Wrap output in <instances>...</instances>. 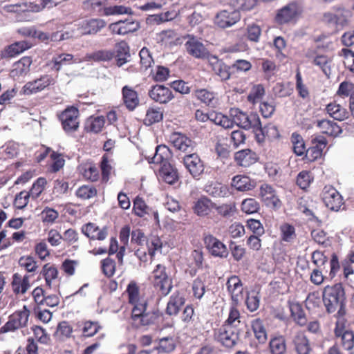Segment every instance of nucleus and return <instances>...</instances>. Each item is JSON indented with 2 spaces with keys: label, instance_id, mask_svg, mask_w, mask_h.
Returning <instances> with one entry per match:
<instances>
[{
  "label": "nucleus",
  "instance_id": "49",
  "mask_svg": "<svg viewBox=\"0 0 354 354\" xmlns=\"http://www.w3.org/2000/svg\"><path fill=\"white\" fill-rule=\"evenodd\" d=\"M335 17L338 28H342L346 26L348 23V19L351 17V12L344 8H335Z\"/></svg>",
  "mask_w": 354,
  "mask_h": 354
},
{
  "label": "nucleus",
  "instance_id": "37",
  "mask_svg": "<svg viewBox=\"0 0 354 354\" xmlns=\"http://www.w3.org/2000/svg\"><path fill=\"white\" fill-rule=\"evenodd\" d=\"M271 354H285L286 351V343L283 335L271 337L269 342Z\"/></svg>",
  "mask_w": 354,
  "mask_h": 354
},
{
  "label": "nucleus",
  "instance_id": "15",
  "mask_svg": "<svg viewBox=\"0 0 354 354\" xmlns=\"http://www.w3.org/2000/svg\"><path fill=\"white\" fill-rule=\"evenodd\" d=\"M226 286L232 303L235 306H238L243 299V287L241 280L237 276H232L227 279Z\"/></svg>",
  "mask_w": 354,
  "mask_h": 354
},
{
  "label": "nucleus",
  "instance_id": "60",
  "mask_svg": "<svg viewBox=\"0 0 354 354\" xmlns=\"http://www.w3.org/2000/svg\"><path fill=\"white\" fill-rule=\"evenodd\" d=\"M259 209V204L254 198H246L241 203L242 211L248 214L257 212Z\"/></svg>",
  "mask_w": 354,
  "mask_h": 354
},
{
  "label": "nucleus",
  "instance_id": "59",
  "mask_svg": "<svg viewBox=\"0 0 354 354\" xmlns=\"http://www.w3.org/2000/svg\"><path fill=\"white\" fill-rule=\"evenodd\" d=\"M192 292L196 299H201L205 292V281L198 277L193 281Z\"/></svg>",
  "mask_w": 354,
  "mask_h": 354
},
{
  "label": "nucleus",
  "instance_id": "12",
  "mask_svg": "<svg viewBox=\"0 0 354 354\" xmlns=\"http://www.w3.org/2000/svg\"><path fill=\"white\" fill-rule=\"evenodd\" d=\"M55 84L51 75H45L40 78L27 82L22 88L24 95H31L43 91L45 88Z\"/></svg>",
  "mask_w": 354,
  "mask_h": 354
},
{
  "label": "nucleus",
  "instance_id": "28",
  "mask_svg": "<svg viewBox=\"0 0 354 354\" xmlns=\"http://www.w3.org/2000/svg\"><path fill=\"white\" fill-rule=\"evenodd\" d=\"M170 142L174 147L182 151H188L189 149H192V140L185 135L174 132L169 137Z\"/></svg>",
  "mask_w": 354,
  "mask_h": 354
},
{
  "label": "nucleus",
  "instance_id": "31",
  "mask_svg": "<svg viewBox=\"0 0 354 354\" xmlns=\"http://www.w3.org/2000/svg\"><path fill=\"white\" fill-rule=\"evenodd\" d=\"M178 12L175 10H167L159 14L150 15L147 18V22L151 24H160L170 21L176 18Z\"/></svg>",
  "mask_w": 354,
  "mask_h": 354
},
{
  "label": "nucleus",
  "instance_id": "13",
  "mask_svg": "<svg viewBox=\"0 0 354 354\" xmlns=\"http://www.w3.org/2000/svg\"><path fill=\"white\" fill-rule=\"evenodd\" d=\"M217 339L226 347L234 346L239 339V332L229 324H224L217 334Z\"/></svg>",
  "mask_w": 354,
  "mask_h": 354
},
{
  "label": "nucleus",
  "instance_id": "56",
  "mask_svg": "<svg viewBox=\"0 0 354 354\" xmlns=\"http://www.w3.org/2000/svg\"><path fill=\"white\" fill-rule=\"evenodd\" d=\"M281 239L286 242L292 241L295 237V227L289 224L285 223L280 227Z\"/></svg>",
  "mask_w": 354,
  "mask_h": 354
},
{
  "label": "nucleus",
  "instance_id": "21",
  "mask_svg": "<svg viewBox=\"0 0 354 354\" xmlns=\"http://www.w3.org/2000/svg\"><path fill=\"white\" fill-rule=\"evenodd\" d=\"M259 195L268 206L278 207L281 205L275 190L270 185L263 184L260 187Z\"/></svg>",
  "mask_w": 354,
  "mask_h": 354
},
{
  "label": "nucleus",
  "instance_id": "34",
  "mask_svg": "<svg viewBox=\"0 0 354 354\" xmlns=\"http://www.w3.org/2000/svg\"><path fill=\"white\" fill-rule=\"evenodd\" d=\"M159 174L162 180L168 184H173L178 179L177 171L169 162L161 165Z\"/></svg>",
  "mask_w": 354,
  "mask_h": 354
},
{
  "label": "nucleus",
  "instance_id": "42",
  "mask_svg": "<svg viewBox=\"0 0 354 354\" xmlns=\"http://www.w3.org/2000/svg\"><path fill=\"white\" fill-rule=\"evenodd\" d=\"M326 109L330 116L337 120H344L348 116L346 110L335 102L328 104Z\"/></svg>",
  "mask_w": 354,
  "mask_h": 354
},
{
  "label": "nucleus",
  "instance_id": "23",
  "mask_svg": "<svg viewBox=\"0 0 354 354\" xmlns=\"http://www.w3.org/2000/svg\"><path fill=\"white\" fill-rule=\"evenodd\" d=\"M292 342L297 354H310L312 348L304 332H297L292 338Z\"/></svg>",
  "mask_w": 354,
  "mask_h": 354
},
{
  "label": "nucleus",
  "instance_id": "57",
  "mask_svg": "<svg viewBox=\"0 0 354 354\" xmlns=\"http://www.w3.org/2000/svg\"><path fill=\"white\" fill-rule=\"evenodd\" d=\"M19 264L29 272H35L38 268V265L35 259L29 255L20 257Z\"/></svg>",
  "mask_w": 354,
  "mask_h": 354
},
{
  "label": "nucleus",
  "instance_id": "25",
  "mask_svg": "<svg viewBox=\"0 0 354 354\" xmlns=\"http://www.w3.org/2000/svg\"><path fill=\"white\" fill-rule=\"evenodd\" d=\"M127 292L128 294L129 302L133 306V308H139V304H147V301L144 297L140 296V288L134 281L129 283Z\"/></svg>",
  "mask_w": 354,
  "mask_h": 354
},
{
  "label": "nucleus",
  "instance_id": "18",
  "mask_svg": "<svg viewBox=\"0 0 354 354\" xmlns=\"http://www.w3.org/2000/svg\"><path fill=\"white\" fill-rule=\"evenodd\" d=\"M74 32H70L68 31H57L55 32H53L50 35L46 32H37L35 30L33 32L32 37L34 38H38L39 41L41 42H48V41H53V42H57V41H61L64 40H68L70 38L73 37Z\"/></svg>",
  "mask_w": 354,
  "mask_h": 354
},
{
  "label": "nucleus",
  "instance_id": "1",
  "mask_svg": "<svg viewBox=\"0 0 354 354\" xmlns=\"http://www.w3.org/2000/svg\"><path fill=\"white\" fill-rule=\"evenodd\" d=\"M344 290L340 283L327 286L323 291V301L329 313L337 310V314L344 315Z\"/></svg>",
  "mask_w": 354,
  "mask_h": 354
},
{
  "label": "nucleus",
  "instance_id": "40",
  "mask_svg": "<svg viewBox=\"0 0 354 354\" xmlns=\"http://www.w3.org/2000/svg\"><path fill=\"white\" fill-rule=\"evenodd\" d=\"M251 326L256 339L260 344H264L267 340V333L262 320L254 319L252 321Z\"/></svg>",
  "mask_w": 354,
  "mask_h": 354
},
{
  "label": "nucleus",
  "instance_id": "50",
  "mask_svg": "<svg viewBox=\"0 0 354 354\" xmlns=\"http://www.w3.org/2000/svg\"><path fill=\"white\" fill-rule=\"evenodd\" d=\"M291 142L295 153L297 156L304 155L306 152V147L302 137L297 133H293L291 136Z\"/></svg>",
  "mask_w": 354,
  "mask_h": 354
},
{
  "label": "nucleus",
  "instance_id": "24",
  "mask_svg": "<svg viewBox=\"0 0 354 354\" xmlns=\"http://www.w3.org/2000/svg\"><path fill=\"white\" fill-rule=\"evenodd\" d=\"M122 100L129 111H133L139 104L137 92L129 86L122 88Z\"/></svg>",
  "mask_w": 354,
  "mask_h": 354
},
{
  "label": "nucleus",
  "instance_id": "14",
  "mask_svg": "<svg viewBox=\"0 0 354 354\" xmlns=\"http://www.w3.org/2000/svg\"><path fill=\"white\" fill-rule=\"evenodd\" d=\"M205 243L209 252L214 257L226 258L228 256L227 247L219 239L212 235L205 237Z\"/></svg>",
  "mask_w": 354,
  "mask_h": 354
},
{
  "label": "nucleus",
  "instance_id": "7",
  "mask_svg": "<svg viewBox=\"0 0 354 354\" xmlns=\"http://www.w3.org/2000/svg\"><path fill=\"white\" fill-rule=\"evenodd\" d=\"M154 286L162 296L167 295L173 287L171 279L166 272L165 266L158 264L153 270Z\"/></svg>",
  "mask_w": 354,
  "mask_h": 354
},
{
  "label": "nucleus",
  "instance_id": "36",
  "mask_svg": "<svg viewBox=\"0 0 354 354\" xmlns=\"http://www.w3.org/2000/svg\"><path fill=\"white\" fill-rule=\"evenodd\" d=\"M195 97L208 106H215L217 104L216 94L207 89H198L194 92Z\"/></svg>",
  "mask_w": 354,
  "mask_h": 354
},
{
  "label": "nucleus",
  "instance_id": "52",
  "mask_svg": "<svg viewBox=\"0 0 354 354\" xmlns=\"http://www.w3.org/2000/svg\"><path fill=\"white\" fill-rule=\"evenodd\" d=\"M210 121L213 122L215 124L221 126L225 129H229L233 127V122L232 120L221 113H212Z\"/></svg>",
  "mask_w": 354,
  "mask_h": 354
},
{
  "label": "nucleus",
  "instance_id": "46",
  "mask_svg": "<svg viewBox=\"0 0 354 354\" xmlns=\"http://www.w3.org/2000/svg\"><path fill=\"white\" fill-rule=\"evenodd\" d=\"M176 348V342L172 337H162L159 339L158 345L155 347L158 351V353H169Z\"/></svg>",
  "mask_w": 354,
  "mask_h": 354
},
{
  "label": "nucleus",
  "instance_id": "16",
  "mask_svg": "<svg viewBox=\"0 0 354 354\" xmlns=\"http://www.w3.org/2000/svg\"><path fill=\"white\" fill-rule=\"evenodd\" d=\"M149 97L160 104H166L174 98L171 91L163 85L156 84L149 91Z\"/></svg>",
  "mask_w": 354,
  "mask_h": 354
},
{
  "label": "nucleus",
  "instance_id": "55",
  "mask_svg": "<svg viewBox=\"0 0 354 354\" xmlns=\"http://www.w3.org/2000/svg\"><path fill=\"white\" fill-rule=\"evenodd\" d=\"M245 302L247 308L250 312H254L257 310L259 306L260 297L257 292L255 291H252L251 292L247 294Z\"/></svg>",
  "mask_w": 354,
  "mask_h": 354
},
{
  "label": "nucleus",
  "instance_id": "20",
  "mask_svg": "<svg viewBox=\"0 0 354 354\" xmlns=\"http://www.w3.org/2000/svg\"><path fill=\"white\" fill-rule=\"evenodd\" d=\"M82 232L91 239L103 241L107 236V228H100L93 223H88L82 227Z\"/></svg>",
  "mask_w": 354,
  "mask_h": 354
},
{
  "label": "nucleus",
  "instance_id": "38",
  "mask_svg": "<svg viewBox=\"0 0 354 354\" xmlns=\"http://www.w3.org/2000/svg\"><path fill=\"white\" fill-rule=\"evenodd\" d=\"M288 304L291 316L295 322L301 326L306 325L307 319L301 305L293 301Z\"/></svg>",
  "mask_w": 354,
  "mask_h": 354
},
{
  "label": "nucleus",
  "instance_id": "62",
  "mask_svg": "<svg viewBox=\"0 0 354 354\" xmlns=\"http://www.w3.org/2000/svg\"><path fill=\"white\" fill-rule=\"evenodd\" d=\"M257 3V0H235L233 6L235 10L240 12L249 11L253 9Z\"/></svg>",
  "mask_w": 354,
  "mask_h": 354
},
{
  "label": "nucleus",
  "instance_id": "17",
  "mask_svg": "<svg viewBox=\"0 0 354 354\" xmlns=\"http://www.w3.org/2000/svg\"><path fill=\"white\" fill-rule=\"evenodd\" d=\"M109 28L113 33L124 35L138 30L140 28V23L137 20L127 19L111 24Z\"/></svg>",
  "mask_w": 354,
  "mask_h": 354
},
{
  "label": "nucleus",
  "instance_id": "53",
  "mask_svg": "<svg viewBox=\"0 0 354 354\" xmlns=\"http://www.w3.org/2000/svg\"><path fill=\"white\" fill-rule=\"evenodd\" d=\"M42 272L45 277L46 285L50 287L52 280L55 279L57 277V269L53 265L46 263L43 267Z\"/></svg>",
  "mask_w": 354,
  "mask_h": 354
},
{
  "label": "nucleus",
  "instance_id": "8",
  "mask_svg": "<svg viewBox=\"0 0 354 354\" xmlns=\"http://www.w3.org/2000/svg\"><path fill=\"white\" fill-rule=\"evenodd\" d=\"M79 111L73 106L67 108L59 115L62 125L66 133L74 132L79 127Z\"/></svg>",
  "mask_w": 354,
  "mask_h": 354
},
{
  "label": "nucleus",
  "instance_id": "11",
  "mask_svg": "<svg viewBox=\"0 0 354 354\" xmlns=\"http://www.w3.org/2000/svg\"><path fill=\"white\" fill-rule=\"evenodd\" d=\"M322 200L326 206L333 211H338L343 205L342 196L332 186L324 187L322 191Z\"/></svg>",
  "mask_w": 354,
  "mask_h": 354
},
{
  "label": "nucleus",
  "instance_id": "3",
  "mask_svg": "<svg viewBox=\"0 0 354 354\" xmlns=\"http://www.w3.org/2000/svg\"><path fill=\"white\" fill-rule=\"evenodd\" d=\"M155 39L158 44H203L200 38L193 35H185L181 37L172 30H162L156 35Z\"/></svg>",
  "mask_w": 354,
  "mask_h": 354
},
{
  "label": "nucleus",
  "instance_id": "64",
  "mask_svg": "<svg viewBox=\"0 0 354 354\" xmlns=\"http://www.w3.org/2000/svg\"><path fill=\"white\" fill-rule=\"evenodd\" d=\"M337 337L341 338V343L346 350H351L354 346V334L352 331H344Z\"/></svg>",
  "mask_w": 354,
  "mask_h": 354
},
{
  "label": "nucleus",
  "instance_id": "2",
  "mask_svg": "<svg viewBox=\"0 0 354 354\" xmlns=\"http://www.w3.org/2000/svg\"><path fill=\"white\" fill-rule=\"evenodd\" d=\"M230 115L232 118L233 124H236L242 129H252L254 132L255 129L261 128V120L257 113L247 114L239 109L232 108L230 110Z\"/></svg>",
  "mask_w": 354,
  "mask_h": 354
},
{
  "label": "nucleus",
  "instance_id": "63",
  "mask_svg": "<svg viewBox=\"0 0 354 354\" xmlns=\"http://www.w3.org/2000/svg\"><path fill=\"white\" fill-rule=\"evenodd\" d=\"M46 180L44 178H39L32 185L29 192L30 196L37 198L44 189Z\"/></svg>",
  "mask_w": 354,
  "mask_h": 354
},
{
  "label": "nucleus",
  "instance_id": "26",
  "mask_svg": "<svg viewBox=\"0 0 354 354\" xmlns=\"http://www.w3.org/2000/svg\"><path fill=\"white\" fill-rule=\"evenodd\" d=\"M32 60L29 57H24L19 61L15 62L10 72V75L14 79L24 77L30 70Z\"/></svg>",
  "mask_w": 354,
  "mask_h": 354
},
{
  "label": "nucleus",
  "instance_id": "27",
  "mask_svg": "<svg viewBox=\"0 0 354 354\" xmlns=\"http://www.w3.org/2000/svg\"><path fill=\"white\" fill-rule=\"evenodd\" d=\"M234 158L242 167H248L255 163L258 159L257 153L249 149H243L235 153Z\"/></svg>",
  "mask_w": 354,
  "mask_h": 354
},
{
  "label": "nucleus",
  "instance_id": "35",
  "mask_svg": "<svg viewBox=\"0 0 354 354\" xmlns=\"http://www.w3.org/2000/svg\"><path fill=\"white\" fill-rule=\"evenodd\" d=\"M204 191L213 197H223L227 193V189L216 181L208 182L204 187Z\"/></svg>",
  "mask_w": 354,
  "mask_h": 354
},
{
  "label": "nucleus",
  "instance_id": "22",
  "mask_svg": "<svg viewBox=\"0 0 354 354\" xmlns=\"http://www.w3.org/2000/svg\"><path fill=\"white\" fill-rule=\"evenodd\" d=\"M214 207V203L207 196H202L194 203L193 210L197 216L203 217L209 215Z\"/></svg>",
  "mask_w": 354,
  "mask_h": 354
},
{
  "label": "nucleus",
  "instance_id": "47",
  "mask_svg": "<svg viewBox=\"0 0 354 354\" xmlns=\"http://www.w3.org/2000/svg\"><path fill=\"white\" fill-rule=\"evenodd\" d=\"M114 56V53L109 50H99L87 54L82 61L93 60L95 62H105L111 60Z\"/></svg>",
  "mask_w": 354,
  "mask_h": 354
},
{
  "label": "nucleus",
  "instance_id": "43",
  "mask_svg": "<svg viewBox=\"0 0 354 354\" xmlns=\"http://www.w3.org/2000/svg\"><path fill=\"white\" fill-rule=\"evenodd\" d=\"M104 26L105 22L102 19H90L82 26V31L81 32L84 35L95 34L102 28L104 27Z\"/></svg>",
  "mask_w": 354,
  "mask_h": 354
},
{
  "label": "nucleus",
  "instance_id": "5",
  "mask_svg": "<svg viewBox=\"0 0 354 354\" xmlns=\"http://www.w3.org/2000/svg\"><path fill=\"white\" fill-rule=\"evenodd\" d=\"M302 11V4L298 1H292L277 11L275 20L279 24L295 23Z\"/></svg>",
  "mask_w": 354,
  "mask_h": 354
},
{
  "label": "nucleus",
  "instance_id": "30",
  "mask_svg": "<svg viewBox=\"0 0 354 354\" xmlns=\"http://www.w3.org/2000/svg\"><path fill=\"white\" fill-rule=\"evenodd\" d=\"M317 127L323 133L333 137L339 136L342 131V128L336 122L328 120L317 121Z\"/></svg>",
  "mask_w": 354,
  "mask_h": 354
},
{
  "label": "nucleus",
  "instance_id": "61",
  "mask_svg": "<svg viewBox=\"0 0 354 354\" xmlns=\"http://www.w3.org/2000/svg\"><path fill=\"white\" fill-rule=\"evenodd\" d=\"M264 93L265 90L263 86L260 84L254 86L248 96V100L252 104H255L262 98Z\"/></svg>",
  "mask_w": 354,
  "mask_h": 354
},
{
  "label": "nucleus",
  "instance_id": "9",
  "mask_svg": "<svg viewBox=\"0 0 354 354\" xmlns=\"http://www.w3.org/2000/svg\"><path fill=\"white\" fill-rule=\"evenodd\" d=\"M241 19L239 10L234 8L220 11L215 17V24L222 28L231 27Z\"/></svg>",
  "mask_w": 354,
  "mask_h": 354
},
{
  "label": "nucleus",
  "instance_id": "48",
  "mask_svg": "<svg viewBox=\"0 0 354 354\" xmlns=\"http://www.w3.org/2000/svg\"><path fill=\"white\" fill-rule=\"evenodd\" d=\"M32 46H7L3 50L1 53V57L2 58L10 59L15 57L24 50L30 48Z\"/></svg>",
  "mask_w": 354,
  "mask_h": 354
},
{
  "label": "nucleus",
  "instance_id": "19",
  "mask_svg": "<svg viewBox=\"0 0 354 354\" xmlns=\"http://www.w3.org/2000/svg\"><path fill=\"white\" fill-rule=\"evenodd\" d=\"M183 162L185 167L194 178L198 177L204 171L203 162L196 153L185 156Z\"/></svg>",
  "mask_w": 354,
  "mask_h": 354
},
{
  "label": "nucleus",
  "instance_id": "32",
  "mask_svg": "<svg viewBox=\"0 0 354 354\" xmlns=\"http://www.w3.org/2000/svg\"><path fill=\"white\" fill-rule=\"evenodd\" d=\"M232 186L240 192L252 190L255 187V183L246 176H235L232 180Z\"/></svg>",
  "mask_w": 354,
  "mask_h": 354
},
{
  "label": "nucleus",
  "instance_id": "29",
  "mask_svg": "<svg viewBox=\"0 0 354 354\" xmlns=\"http://www.w3.org/2000/svg\"><path fill=\"white\" fill-rule=\"evenodd\" d=\"M171 157L169 149L165 145H158L156 148V152L152 157H148L149 163L160 164L169 162L168 160Z\"/></svg>",
  "mask_w": 354,
  "mask_h": 354
},
{
  "label": "nucleus",
  "instance_id": "58",
  "mask_svg": "<svg viewBox=\"0 0 354 354\" xmlns=\"http://www.w3.org/2000/svg\"><path fill=\"white\" fill-rule=\"evenodd\" d=\"M256 133H261L263 136H266L270 138H277L279 137V133L277 127L274 124H269L268 125L262 127L261 124V128L259 129H255Z\"/></svg>",
  "mask_w": 354,
  "mask_h": 354
},
{
  "label": "nucleus",
  "instance_id": "6",
  "mask_svg": "<svg viewBox=\"0 0 354 354\" xmlns=\"http://www.w3.org/2000/svg\"><path fill=\"white\" fill-rule=\"evenodd\" d=\"M30 313V312L27 306H24L21 310H17L9 316L8 322L0 328V333L13 332L26 327Z\"/></svg>",
  "mask_w": 354,
  "mask_h": 354
},
{
  "label": "nucleus",
  "instance_id": "4",
  "mask_svg": "<svg viewBox=\"0 0 354 354\" xmlns=\"http://www.w3.org/2000/svg\"><path fill=\"white\" fill-rule=\"evenodd\" d=\"M131 318L136 327L146 326L155 324L159 314L157 310H149L147 304H139V308H132Z\"/></svg>",
  "mask_w": 354,
  "mask_h": 354
},
{
  "label": "nucleus",
  "instance_id": "45",
  "mask_svg": "<svg viewBox=\"0 0 354 354\" xmlns=\"http://www.w3.org/2000/svg\"><path fill=\"white\" fill-rule=\"evenodd\" d=\"M163 113L160 108H149L146 113L144 119V124L150 126L154 123L159 122L162 120Z\"/></svg>",
  "mask_w": 354,
  "mask_h": 354
},
{
  "label": "nucleus",
  "instance_id": "33",
  "mask_svg": "<svg viewBox=\"0 0 354 354\" xmlns=\"http://www.w3.org/2000/svg\"><path fill=\"white\" fill-rule=\"evenodd\" d=\"M185 304V298L179 293H174L167 303L166 313L169 315H176Z\"/></svg>",
  "mask_w": 354,
  "mask_h": 354
},
{
  "label": "nucleus",
  "instance_id": "39",
  "mask_svg": "<svg viewBox=\"0 0 354 354\" xmlns=\"http://www.w3.org/2000/svg\"><path fill=\"white\" fill-rule=\"evenodd\" d=\"M210 62L213 71L222 80H227L230 78V74L227 65L218 60L216 57H212Z\"/></svg>",
  "mask_w": 354,
  "mask_h": 354
},
{
  "label": "nucleus",
  "instance_id": "10",
  "mask_svg": "<svg viewBox=\"0 0 354 354\" xmlns=\"http://www.w3.org/2000/svg\"><path fill=\"white\" fill-rule=\"evenodd\" d=\"M44 9L41 2H28L26 1H19L16 3L8 4L3 6V10L10 13L21 15L26 12H37Z\"/></svg>",
  "mask_w": 354,
  "mask_h": 354
},
{
  "label": "nucleus",
  "instance_id": "41",
  "mask_svg": "<svg viewBox=\"0 0 354 354\" xmlns=\"http://www.w3.org/2000/svg\"><path fill=\"white\" fill-rule=\"evenodd\" d=\"M12 288L15 293L24 294L30 288L29 276L25 275L22 279L18 274L13 276Z\"/></svg>",
  "mask_w": 354,
  "mask_h": 354
},
{
  "label": "nucleus",
  "instance_id": "51",
  "mask_svg": "<svg viewBox=\"0 0 354 354\" xmlns=\"http://www.w3.org/2000/svg\"><path fill=\"white\" fill-rule=\"evenodd\" d=\"M187 51L195 58L206 59L209 56V53L205 46H187Z\"/></svg>",
  "mask_w": 354,
  "mask_h": 354
},
{
  "label": "nucleus",
  "instance_id": "44",
  "mask_svg": "<svg viewBox=\"0 0 354 354\" xmlns=\"http://www.w3.org/2000/svg\"><path fill=\"white\" fill-rule=\"evenodd\" d=\"M104 124V118L102 116L91 117L85 123V129L87 131L99 133Z\"/></svg>",
  "mask_w": 354,
  "mask_h": 354
},
{
  "label": "nucleus",
  "instance_id": "54",
  "mask_svg": "<svg viewBox=\"0 0 354 354\" xmlns=\"http://www.w3.org/2000/svg\"><path fill=\"white\" fill-rule=\"evenodd\" d=\"M97 194V190L93 186L83 185L77 189L76 195L78 198L84 200L93 198Z\"/></svg>",
  "mask_w": 354,
  "mask_h": 354
}]
</instances>
